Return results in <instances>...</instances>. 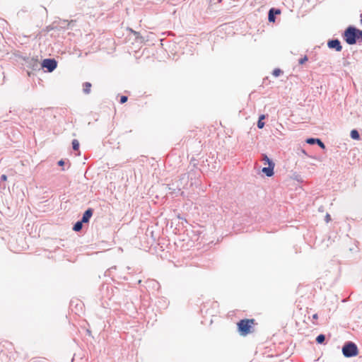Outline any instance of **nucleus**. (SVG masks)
<instances>
[{
	"label": "nucleus",
	"mask_w": 362,
	"mask_h": 362,
	"mask_svg": "<svg viewBox=\"0 0 362 362\" xmlns=\"http://www.w3.org/2000/svg\"><path fill=\"white\" fill-rule=\"evenodd\" d=\"M313 320H317V319H318V315H317V314H316V313H315V314H314V315H313Z\"/></svg>",
	"instance_id": "23"
},
{
	"label": "nucleus",
	"mask_w": 362,
	"mask_h": 362,
	"mask_svg": "<svg viewBox=\"0 0 362 362\" xmlns=\"http://www.w3.org/2000/svg\"><path fill=\"white\" fill-rule=\"evenodd\" d=\"M343 354L346 357H352L358 354V348L353 342L346 344L342 348Z\"/></svg>",
	"instance_id": "3"
},
{
	"label": "nucleus",
	"mask_w": 362,
	"mask_h": 362,
	"mask_svg": "<svg viewBox=\"0 0 362 362\" xmlns=\"http://www.w3.org/2000/svg\"><path fill=\"white\" fill-rule=\"evenodd\" d=\"M274 8L270 9L269 11V21L270 22H274L275 21V17L274 16Z\"/></svg>",
	"instance_id": "12"
},
{
	"label": "nucleus",
	"mask_w": 362,
	"mask_h": 362,
	"mask_svg": "<svg viewBox=\"0 0 362 362\" xmlns=\"http://www.w3.org/2000/svg\"><path fill=\"white\" fill-rule=\"evenodd\" d=\"M92 215H93V210L91 209H88V210H86L84 212L81 221L83 223L88 222L89 219L92 216Z\"/></svg>",
	"instance_id": "7"
},
{
	"label": "nucleus",
	"mask_w": 362,
	"mask_h": 362,
	"mask_svg": "<svg viewBox=\"0 0 362 362\" xmlns=\"http://www.w3.org/2000/svg\"><path fill=\"white\" fill-rule=\"evenodd\" d=\"M307 61H308V57L306 56H305L303 58H302L299 60V64H303Z\"/></svg>",
	"instance_id": "20"
},
{
	"label": "nucleus",
	"mask_w": 362,
	"mask_h": 362,
	"mask_svg": "<svg viewBox=\"0 0 362 362\" xmlns=\"http://www.w3.org/2000/svg\"><path fill=\"white\" fill-rule=\"evenodd\" d=\"M325 218H326V221L329 222L331 220L330 215L329 214H327L326 216H325Z\"/></svg>",
	"instance_id": "22"
},
{
	"label": "nucleus",
	"mask_w": 362,
	"mask_h": 362,
	"mask_svg": "<svg viewBox=\"0 0 362 362\" xmlns=\"http://www.w3.org/2000/svg\"><path fill=\"white\" fill-rule=\"evenodd\" d=\"M1 180L6 181L7 180V176L6 175H2L1 177Z\"/></svg>",
	"instance_id": "21"
},
{
	"label": "nucleus",
	"mask_w": 362,
	"mask_h": 362,
	"mask_svg": "<svg viewBox=\"0 0 362 362\" xmlns=\"http://www.w3.org/2000/svg\"><path fill=\"white\" fill-rule=\"evenodd\" d=\"M263 160H264V165L266 164H268L269 165V163H273L269 158L266 155H264V157H263Z\"/></svg>",
	"instance_id": "17"
},
{
	"label": "nucleus",
	"mask_w": 362,
	"mask_h": 362,
	"mask_svg": "<svg viewBox=\"0 0 362 362\" xmlns=\"http://www.w3.org/2000/svg\"><path fill=\"white\" fill-rule=\"evenodd\" d=\"M282 73V71L280 69H275L273 72H272V74L273 76H274L275 77H278L279 76H280V74Z\"/></svg>",
	"instance_id": "16"
},
{
	"label": "nucleus",
	"mask_w": 362,
	"mask_h": 362,
	"mask_svg": "<svg viewBox=\"0 0 362 362\" xmlns=\"http://www.w3.org/2000/svg\"><path fill=\"white\" fill-rule=\"evenodd\" d=\"M64 162L62 160H59V163H58V164H59V165H64Z\"/></svg>",
	"instance_id": "24"
},
{
	"label": "nucleus",
	"mask_w": 362,
	"mask_h": 362,
	"mask_svg": "<svg viewBox=\"0 0 362 362\" xmlns=\"http://www.w3.org/2000/svg\"><path fill=\"white\" fill-rule=\"evenodd\" d=\"M306 142L309 144H314L315 143H317V144L320 146V147H321L322 148H325V144L322 142V141L319 139H313V138H310V139H308L306 140Z\"/></svg>",
	"instance_id": "8"
},
{
	"label": "nucleus",
	"mask_w": 362,
	"mask_h": 362,
	"mask_svg": "<svg viewBox=\"0 0 362 362\" xmlns=\"http://www.w3.org/2000/svg\"><path fill=\"white\" fill-rule=\"evenodd\" d=\"M361 23L362 24V13L361 14Z\"/></svg>",
	"instance_id": "26"
},
{
	"label": "nucleus",
	"mask_w": 362,
	"mask_h": 362,
	"mask_svg": "<svg viewBox=\"0 0 362 362\" xmlns=\"http://www.w3.org/2000/svg\"><path fill=\"white\" fill-rule=\"evenodd\" d=\"M82 221H78L77 223H76L73 229L75 231H79L82 228Z\"/></svg>",
	"instance_id": "13"
},
{
	"label": "nucleus",
	"mask_w": 362,
	"mask_h": 362,
	"mask_svg": "<svg viewBox=\"0 0 362 362\" xmlns=\"http://www.w3.org/2000/svg\"><path fill=\"white\" fill-rule=\"evenodd\" d=\"M91 83L89 82H86L83 84V90L84 93L88 94L90 93Z\"/></svg>",
	"instance_id": "9"
},
{
	"label": "nucleus",
	"mask_w": 362,
	"mask_h": 362,
	"mask_svg": "<svg viewBox=\"0 0 362 362\" xmlns=\"http://www.w3.org/2000/svg\"><path fill=\"white\" fill-rule=\"evenodd\" d=\"M42 65L51 72L56 69L57 64L54 59H46L43 60Z\"/></svg>",
	"instance_id": "4"
},
{
	"label": "nucleus",
	"mask_w": 362,
	"mask_h": 362,
	"mask_svg": "<svg viewBox=\"0 0 362 362\" xmlns=\"http://www.w3.org/2000/svg\"><path fill=\"white\" fill-rule=\"evenodd\" d=\"M265 118V115H262L259 116V120H258V122H257V127L259 129H262L264 126V122H262V120Z\"/></svg>",
	"instance_id": "11"
},
{
	"label": "nucleus",
	"mask_w": 362,
	"mask_h": 362,
	"mask_svg": "<svg viewBox=\"0 0 362 362\" xmlns=\"http://www.w3.org/2000/svg\"><path fill=\"white\" fill-rule=\"evenodd\" d=\"M127 99H128V98H127V96H125V95H122V96H121V98H120V103H126V102L127 101Z\"/></svg>",
	"instance_id": "19"
},
{
	"label": "nucleus",
	"mask_w": 362,
	"mask_h": 362,
	"mask_svg": "<svg viewBox=\"0 0 362 362\" xmlns=\"http://www.w3.org/2000/svg\"><path fill=\"white\" fill-rule=\"evenodd\" d=\"M281 12H280V10L277 9L275 11V13L276 14H279Z\"/></svg>",
	"instance_id": "25"
},
{
	"label": "nucleus",
	"mask_w": 362,
	"mask_h": 362,
	"mask_svg": "<svg viewBox=\"0 0 362 362\" xmlns=\"http://www.w3.org/2000/svg\"><path fill=\"white\" fill-rule=\"evenodd\" d=\"M351 137L354 140H359L360 139V135L357 130L353 129L351 131L350 133Z\"/></svg>",
	"instance_id": "10"
},
{
	"label": "nucleus",
	"mask_w": 362,
	"mask_h": 362,
	"mask_svg": "<svg viewBox=\"0 0 362 362\" xmlns=\"http://www.w3.org/2000/svg\"><path fill=\"white\" fill-rule=\"evenodd\" d=\"M256 325L254 319H244L237 323L238 329L241 336H246L252 332V328Z\"/></svg>",
	"instance_id": "1"
},
{
	"label": "nucleus",
	"mask_w": 362,
	"mask_h": 362,
	"mask_svg": "<svg viewBox=\"0 0 362 362\" xmlns=\"http://www.w3.org/2000/svg\"><path fill=\"white\" fill-rule=\"evenodd\" d=\"M325 339V335L323 334H320L316 338V341L318 343V344H322V342H324Z\"/></svg>",
	"instance_id": "15"
},
{
	"label": "nucleus",
	"mask_w": 362,
	"mask_h": 362,
	"mask_svg": "<svg viewBox=\"0 0 362 362\" xmlns=\"http://www.w3.org/2000/svg\"><path fill=\"white\" fill-rule=\"evenodd\" d=\"M268 167H265L262 168V172L267 175L268 177H271L274 174V163H269V165H268Z\"/></svg>",
	"instance_id": "6"
},
{
	"label": "nucleus",
	"mask_w": 362,
	"mask_h": 362,
	"mask_svg": "<svg viewBox=\"0 0 362 362\" xmlns=\"http://www.w3.org/2000/svg\"><path fill=\"white\" fill-rule=\"evenodd\" d=\"M356 39L362 40V30L357 29Z\"/></svg>",
	"instance_id": "18"
},
{
	"label": "nucleus",
	"mask_w": 362,
	"mask_h": 362,
	"mask_svg": "<svg viewBox=\"0 0 362 362\" xmlns=\"http://www.w3.org/2000/svg\"><path fill=\"white\" fill-rule=\"evenodd\" d=\"M72 146H73V149L75 150V151H78V148H79V142L78 140L76 139H74L72 141Z\"/></svg>",
	"instance_id": "14"
},
{
	"label": "nucleus",
	"mask_w": 362,
	"mask_h": 362,
	"mask_svg": "<svg viewBox=\"0 0 362 362\" xmlns=\"http://www.w3.org/2000/svg\"><path fill=\"white\" fill-rule=\"evenodd\" d=\"M327 45L331 49H335L337 52H340L342 49V47L339 40H332L328 42Z\"/></svg>",
	"instance_id": "5"
},
{
	"label": "nucleus",
	"mask_w": 362,
	"mask_h": 362,
	"mask_svg": "<svg viewBox=\"0 0 362 362\" xmlns=\"http://www.w3.org/2000/svg\"><path fill=\"white\" fill-rule=\"evenodd\" d=\"M357 29L349 27L344 32V39L349 45H354L356 42Z\"/></svg>",
	"instance_id": "2"
}]
</instances>
